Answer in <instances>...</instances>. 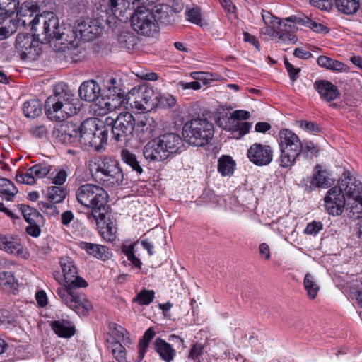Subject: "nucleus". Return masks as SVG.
Returning a JSON list of instances; mask_svg holds the SVG:
<instances>
[{
    "label": "nucleus",
    "instance_id": "f3484780",
    "mask_svg": "<svg viewBox=\"0 0 362 362\" xmlns=\"http://www.w3.org/2000/svg\"><path fill=\"white\" fill-rule=\"evenodd\" d=\"M158 139L168 153V156H169L170 153L173 154L182 151L184 147L183 139L176 133H165L160 135Z\"/></svg>",
    "mask_w": 362,
    "mask_h": 362
},
{
    "label": "nucleus",
    "instance_id": "e2e57ef3",
    "mask_svg": "<svg viewBox=\"0 0 362 362\" xmlns=\"http://www.w3.org/2000/svg\"><path fill=\"white\" fill-rule=\"evenodd\" d=\"M285 67L289 74L291 81H295L298 77V74L300 71V69L296 68L291 64L287 59L284 60Z\"/></svg>",
    "mask_w": 362,
    "mask_h": 362
},
{
    "label": "nucleus",
    "instance_id": "58836bf2",
    "mask_svg": "<svg viewBox=\"0 0 362 362\" xmlns=\"http://www.w3.org/2000/svg\"><path fill=\"white\" fill-rule=\"evenodd\" d=\"M235 161L229 156H223L218 160V170L223 176H229L233 173Z\"/></svg>",
    "mask_w": 362,
    "mask_h": 362
},
{
    "label": "nucleus",
    "instance_id": "ddd939ff",
    "mask_svg": "<svg viewBox=\"0 0 362 362\" xmlns=\"http://www.w3.org/2000/svg\"><path fill=\"white\" fill-rule=\"evenodd\" d=\"M33 36L28 33H19L16 37L15 47L22 59L35 60L39 55L37 44Z\"/></svg>",
    "mask_w": 362,
    "mask_h": 362
},
{
    "label": "nucleus",
    "instance_id": "bb28decb",
    "mask_svg": "<svg viewBox=\"0 0 362 362\" xmlns=\"http://www.w3.org/2000/svg\"><path fill=\"white\" fill-rule=\"evenodd\" d=\"M154 349L160 358L166 362H170L175 356V350L165 340L157 338L153 342Z\"/></svg>",
    "mask_w": 362,
    "mask_h": 362
},
{
    "label": "nucleus",
    "instance_id": "bf43d9fd",
    "mask_svg": "<svg viewBox=\"0 0 362 362\" xmlns=\"http://www.w3.org/2000/svg\"><path fill=\"white\" fill-rule=\"evenodd\" d=\"M156 100L160 103V105L167 107H172L176 104V99L174 96L170 94H156Z\"/></svg>",
    "mask_w": 362,
    "mask_h": 362
},
{
    "label": "nucleus",
    "instance_id": "423d86ee",
    "mask_svg": "<svg viewBox=\"0 0 362 362\" xmlns=\"http://www.w3.org/2000/svg\"><path fill=\"white\" fill-rule=\"evenodd\" d=\"M214 124L206 118L197 117L185 122L182 127L185 141L194 146H204L214 136Z\"/></svg>",
    "mask_w": 362,
    "mask_h": 362
},
{
    "label": "nucleus",
    "instance_id": "603ef678",
    "mask_svg": "<svg viewBox=\"0 0 362 362\" xmlns=\"http://www.w3.org/2000/svg\"><path fill=\"white\" fill-rule=\"evenodd\" d=\"M55 203L49 201H41L38 203L39 209L49 216H55L59 214Z\"/></svg>",
    "mask_w": 362,
    "mask_h": 362
},
{
    "label": "nucleus",
    "instance_id": "e433bc0d",
    "mask_svg": "<svg viewBox=\"0 0 362 362\" xmlns=\"http://www.w3.org/2000/svg\"><path fill=\"white\" fill-rule=\"evenodd\" d=\"M317 62L319 66L334 71H345L346 66L341 62L333 59L326 56H320Z\"/></svg>",
    "mask_w": 362,
    "mask_h": 362
},
{
    "label": "nucleus",
    "instance_id": "a19ab883",
    "mask_svg": "<svg viewBox=\"0 0 362 362\" xmlns=\"http://www.w3.org/2000/svg\"><path fill=\"white\" fill-rule=\"evenodd\" d=\"M156 332L152 327L148 328L144 333L143 337L139 343V356L141 360L148 349V345L153 338L155 337Z\"/></svg>",
    "mask_w": 362,
    "mask_h": 362
},
{
    "label": "nucleus",
    "instance_id": "864d4df0",
    "mask_svg": "<svg viewBox=\"0 0 362 362\" xmlns=\"http://www.w3.org/2000/svg\"><path fill=\"white\" fill-rule=\"evenodd\" d=\"M35 177L34 172L32 170V167L28 168L25 173L18 174L16 175V180L19 183L26 185H34L35 184Z\"/></svg>",
    "mask_w": 362,
    "mask_h": 362
},
{
    "label": "nucleus",
    "instance_id": "a878e982",
    "mask_svg": "<svg viewBox=\"0 0 362 362\" xmlns=\"http://www.w3.org/2000/svg\"><path fill=\"white\" fill-rule=\"evenodd\" d=\"M297 23L287 21L286 18L279 22V32L277 33L279 39L284 42L295 40L294 32L297 30Z\"/></svg>",
    "mask_w": 362,
    "mask_h": 362
},
{
    "label": "nucleus",
    "instance_id": "6e6d98bb",
    "mask_svg": "<svg viewBox=\"0 0 362 362\" xmlns=\"http://www.w3.org/2000/svg\"><path fill=\"white\" fill-rule=\"evenodd\" d=\"M52 169V166L47 164H37L32 167L35 178H43L47 176Z\"/></svg>",
    "mask_w": 362,
    "mask_h": 362
},
{
    "label": "nucleus",
    "instance_id": "ea45409f",
    "mask_svg": "<svg viewBox=\"0 0 362 362\" xmlns=\"http://www.w3.org/2000/svg\"><path fill=\"white\" fill-rule=\"evenodd\" d=\"M335 4L339 11L347 15L354 13L359 8L358 0H335Z\"/></svg>",
    "mask_w": 362,
    "mask_h": 362
},
{
    "label": "nucleus",
    "instance_id": "0eeeda50",
    "mask_svg": "<svg viewBox=\"0 0 362 362\" xmlns=\"http://www.w3.org/2000/svg\"><path fill=\"white\" fill-rule=\"evenodd\" d=\"M279 146L280 167L291 168L302 153V141L291 130L283 129L279 132Z\"/></svg>",
    "mask_w": 362,
    "mask_h": 362
},
{
    "label": "nucleus",
    "instance_id": "774afa93",
    "mask_svg": "<svg viewBox=\"0 0 362 362\" xmlns=\"http://www.w3.org/2000/svg\"><path fill=\"white\" fill-rule=\"evenodd\" d=\"M312 5L321 10H327L332 7V0H310Z\"/></svg>",
    "mask_w": 362,
    "mask_h": 362
},
{
    "label": "nucleus",
    "instance_id": "6ab92c4d",
    "mask_svg": "<svg viewBox=\"0 0 362 362\" xmlns=\"http://www.w3.org/2000/svg\"><path fill=\"white\" fill-rule=\"evenodd\" d=\"M98 123L100 122L96 118H88L79 127V143L89 146L91 138L97 130Z\"/></svg>",
    "mask_w": 362,
    "mask_h": 362
},
{
    "label": "nucleus",
    "instance_id": "cd10ccee",
    "mask_svg": "<svg viewBox=\"0 0 362 362\" xmlns=\"http://www.w3.org/2000/svg\"><path fill=\"white\" fill-rule=\"evenodd\" d=\"M103 86L104 89L111 94L125 93L122 88V78L115 74H107L103 79Z\"/></svg>",
    "mask_w": 362,
    "mask_h": 362
},
{
    "label": "nucleus",
    "instance_id": "7c9ffc66",
    "mask_svg": "<svg viewBox=\"0 0 362 362\" xmlns=\"http://www.w3.org/2000/svg\"><path fill=\"white\" fill-rule=\"evenodd\" d=\"M53 331L60 337L68 338L74 334V327L67 320H55L50 322Z\"/></svg>",
    "mask_w": 362,
    "mask_h": 362
},
{
    "label": "nucleus",
    "instance_id": "2eb2a0df",
    "mask_svg": "<svg viewBox=\"0 0 362 362\" xmlns=\"http://www.w3.org/2000/svg\"><path fill=\"white\" fill-rule=\"evenodd\" d=\"M247 158L257 166L269 165L273 160V150L269 145L253 144L247 150Z\"/></svg>",
    "mask_w": 362,
    "mask_h": 362
},
{
    "label": "nucleus",
    "instance_id": "37998d69",
    "mask_svg": "<svg viewBox=\"0 0 362 362\" xmlns=\"http://www.w3.org/2000/svg\"><path fill=\"white\" fill-rule=\"evenodd\" d=\"M304 286L308 296L311 299H314L319 291V286L316 284L314 277L310 274H305L304 278Z\"/></svg>",
    "mask_w": 362,
    "mask_h": 362
},
{
    "label": "nucleus",
    "instance_id": "0e129e2a",
    "mask_svg": "<svg viewBox=\"0 0 362 362\" xmlns=\"http://www.w3.org/2000/svg\"><path fill=\"white\" fill-rule=\"evenodd\" d=\"M115 233L116 228L110 224H107L105 228H102L100 231V234L103 238L108 241H112L115 239Z\"/></svg>",
    "mask_w": 362,
    "mask_h": 362
},
{
    "label": "nucleus",
    "instance_id": "473e14b6",
    "mask_svg": "<svg viewBox=\"0 0 362 362\" xmlns=\"http://www.w3.org/2000/svg\"><path fill=\"white\" fill-rule=\"evenodd\" d=\"M19 209L25 220L28 223H31L32 222L34 223H44L43 216L35 209L25 204H20Z\"/></svg>",
    "mask_w": 362,
    "mask_h": 362
},
{
    "label": "nucleus",
    "instance_id": "20e7f679",
    "mask_svg": "<svg viewBox=\"0 0 362 362\" xmlns=\"http://www.w3.org/2000/svg\"><path fill=\"white\" fill-rule=\"evenodd\" d=\"M74 94L64 83H59L55 87V94L48 97L45 104V111L51 120L62 122L76 113L72 108L71 101Z\"/></svg>",
    "mask_w": 362,
    "mask_h": 362
},
{
    "label": "nucleus",
    "instance_id": "2f4dec72",
    "mask_svg": "<svg viewBox=\"0 0 362 362\" xmlns=\"http://www.w3.org/2000/svg\"><path fill=\"white\" fill-rule=\"evenodd\" d=\"M108 131L105 127L99 125L98 123L97 130L93 136L91 138V141L89 147L93 148L95 151H98L102 149L105 144L107 142Z\"/></svg>",
    "mask_w": 362,
    "mask_h": 362
},
{
    "label": "nucleus",
    "instance_id": "c756f323",
    "mask_svg": "<svg viewBox=\"0 0 362 362\" xmlns=\"http://www.w3.org/2000/svg\"><path fill=\"white\" fill-rule=\"evenodd\" d=\"M39 6L34 2H24L20 7H17L16 16L19 21L31 20L35 14L38 15Z\"/></svg>",
    "mask_w": 362,
    "mask_h": 362
},
{
    "label": "nucleus",
    "instance_id": "dca6fc26",
    "mask_svg": "<svg viewBox=\"0 0 362 362\" xmlns=\"http://www.w3.org/2000/svg\"><path fill=\"white\" fill-rule=\"evenodd\" d=\"M158 138L148 141L144 148L143 153L146 160L153 162L163 161L168 158V153Z\"/></svg>",
    "mask_w": 362,
    "mask_h": 362
},
{
    "label": "nucleus",
    "instance_id": "f257e3e1",
    "mask_svg": "<svg viewBox=\"0 0 362 362\" xmlns=\"http://www.w3.org/2000/svg\"><path fill=\"white\" fill-rule=\"evenodd\" d=\"M339 184L330 188L325 198V206L329 214L341 215L344 209L354 219L362 216V190L349 173H344Z\"/></svg>",
    "mask_w": 362,
    "mask_h": 362
},
{
    "label": "nucleus",
    "instance_id": "5fc2aeb1",
    "mask_svg": "<svg viewBox=\"0 0 362 362\" xmlns=\"http://www.w3.org/2000/svg\"><path fill=\"white\" fill-rule=\"evenodd\" d=\"M119 42L123 48L127 49H132L136 44L135 37L130 33H122L119 37Z\"/></svg>",
    "mask_w": 362,
    "mask_h": 362
},
{
    "label": "nucleus",
    "instance_id": "6e6552de",
    "mask_svg": "<svg viewBox=\"0 0 362 362\" xmlns=\"http://www.w3.org/2000/svg\"><path fill=\"white\" fill-rule=\"evenodd\" d=\"M106 124L111 126L112 138L116 142L125 144L132 139L136 123L131 113L121 112L116 119L107 117Z\"/></svg>",
    "mask_w": 362,
    "mask_h": 362
},
{
    "label": "nucleus",
    "instance_id": "412c9836",
    "mask_svg": "<svg viewBox=\"0 0 362 362\" xmlns=\"http://www.w3.org/2000/svg\"><path fill=\"white\" fill-rule=\"evenodd\" d=\"M79 247L81 249L86 251L88 255L103 261L110 259L112 257V252L110 249L104 245L81 242Z\"/></svg>",
    "mask_w": 362,
    "mask_h": 362
},
{
    "label": "nucleus",
    "instance_id": "4468645a",
    "mask_svg": "<svg viewBox=\"0 0 362 362\" xmlns=\"http://www.w3.org/2000/svg\"><path fill=\"white\" fill-rule=\"evenodd\" d=\"M53 134L59 142L65 144L75 145L79 142V127L72 122L58 124Z\"/></svg>",
    "mask_w": 362,
    "mask_h": 362
},
{
    "label": "nucleus",
    "instance_id": "09e8293b",
    "mask_svg": "<svg viewBox=\"0 0 362 362\" xmlns=\"http://www.w3.org/2000/svg\"><path fill=\"white\" fill-rule=\"evenodd\" d=\"M125 93L120 94H112L110 97L111 103L110 107H112L113 111L120 110L122 107H125V105L129 103L127 97H124Z\"/></svg>",
    "mask_w": 362,
    "mask_h": 362
},
{
    "label": "nucleus",
    "instance_id": "39448f33",
    "mask_svg": "<svg viewBox=\"0 0 362 362\" xmlns=\"http://www.w3.org/2000/svg\"><path fill=\"white\" fill-rule=\"evenodd\" d=\"M91 169V175L98 184L108 188L124 185V175L119 163L111 158H104Z\"/></svg>",
    "mask_w": 362,
    "mask_h": 362
},
{
    "label": "nucleus",
    "instance_id": "f8f14e48",
    "mask_svg": "<svg viewBox=\"0 0 362 362\" xmlns=\"http://www.w3.org/2000/svg\"><path fill=\"white\" fill-rule=\"evenodd\" d=\"M57 23V16L52 12L36 15L31 20H23V25L31 27L33 35L37 37L42 42H45L46 33L49 26H54Z\"/></svg>",
    "mask_w": 362,
    "mask_h": 362
},
{
    "label": "nucleus",
    "instance_id": "c03bdc74",
    "mask_svg": "<svg viewBox=\"0 0 362 362\" xmlns=\"http://www.w3.org/2000/svg\"><path fill=\"white\" fill-rule=\"evenodd\" d=\"M155 293L153 290L142 289L133 299L134 302L140 305H149L154 298Z\"/></svg>",
    "mask_w": 362,
    "mask_h": 362
},
{
    "label": "nucleus",
    "instance_id": "8fccbe9b",
    "mask_svg": "<svg viewBox=\"0 0 362 362\" xmlns=\"http://www.w3.org/2000/svg\"><path fill=\"white\" fill-rule=\"evenodd\" d=\"M112 353L118 362H127L125 348L119 342L112 344Z\"/></svg>",
    "mask_w": 362,
    "mask_h": 362
},
{
    "label": "nucleus",
    "instance_id": "c9c22d12",
    "mask_svg": "<svg viewBox=\"0 0 362 362\" xmlns=\"http://www.w3.org/2000/svg\"><path fill=\"white\" fill-rule=\"evenodd\" d=\"M18 193L14 184L6 178H0V195L3 199L11 201Z\"/></svg>",
    "mask_w": 362,
    "mask_h": 362
},
{
    "label": "nucleus",
    "instance_id": "5701e85b",
    "mask_svg": "<svg viewBox=\"0 0 362 362\" xmlns=\"http://www.w3.org/2000/svg\"><path fill=\"white\" fill-rule=\"evenodd\" d=\"M136 132L141 139H149L154 136L157 124L151 117H144L135 125Z\"/></svg>",
    "mask_w": 362,
    "mask_h": 362
},
{
    "label": "nucleus",
    "instance_id": "338daca9",
    "mask_svg": "<svg viewBox=\"0 0 362 362\" xmlns=\"http://www.w3.org/2000/svg\"><path fill=\"white\" fill-rule=\"evenodd\" d=\"M177 87L181 88L182 90H199L201 88V84L198 81H192V82H186L183 81H180L177 83Z\"/></svg>",
    "mask_w": 362,
    "mask_h": 362
},
{
    "label": "nucleus",
    "instance_id": "3c124183",
    "mask_svg": "<svg viewBox=\"0 0 362 362\" xmlns=\"http://www.w3.org/2000/svg\"><path fill=\"white\" fill-rule=\"evenodd\" d=\"M302 153L305 157L312 158L317 156L319 151L317 146L315 145L310 141H304L302 142Z\"/></svg>",
    "mask_w": 362,
    "mask_h": 362
},
{
    "label": "nucleus",
    "instance_id": "49530a36",
    "mask_svg": "<svg viewBox=\"0 0 362 362\" xmlns=\"http://www.w3.org/2000/svg\"><path fill=\"white\" fill-rule=\"evenodd\" d=\"M110 97L102 98L98 103L95 105L94 111L98 115H105L113 112L112 107H110L111 103Z\"/></svg>",
    "mask_w": 362,
    "mask_h": 362
},
{
    "label": "nucleus",
    "instance_id": "1a4fd4ad",
    "mask_svg": "<svg viewBox=\"0 0 362 362\" xmlns=\"http://www.w3.org/2000/svg\"><path fill=\"white\" fill-rule=\"evenodd\" d=\"M133 29L144 35H150L156 32L158 24L153 13L144 4L136 6L133 13H129Z\"/></svg>",
    "mask_w": 362,
    "mask_h": 362
},
{
    "label": "nucleus",
    "instance_id": "a211bd4d",
    "mask_svg": "<svg viewBox=\"0 0 362 362\" xmlns=\"http://www.w3.org/2000/svg\"><path fill=\"white\" fill-rule=\"evenodd\" d=\"M287 21H291L298 25H301L309 28L313 31L318 33H327L329 28L325 25L313 20V18L305 16V14L293 15L286 18Z\"/></svg>",
    "mask_w": 362,
    "mask_h": 362
},
{
    "label": "nucleus",
    "instance_id": "c85d7f7f",
    "mask_svg": "<svg viewBox=\"0 0 362 362\" xmlns=\"http://www.w3.org/2000/svg\"><path fill=\"white\" fill-rule=\"evenodd\" d=\"M333 184V180L327 176L326 170H323L317 165L314 169L310 181V187L327 188Z\"/></svg>",
    "mask_w": 362,
    "mask_h": 362
},
{
    "label": "nucleus",
    "instance_id": "69168bd1",
    "mask_svg": "<svg viewBox=\"0 0 362 362\" xmlns=\"http://www.w3.org/2000/svg\"><path fill=\"white\" fill-rule=\"evenodd\" d=\"M300 127L310 133H316L320 132L318 125L313 122L302 120L300 122Z\"/></svg>",
    "mask_w": 362,
    "mask_h": 362
},
{
    "label": "nucleus",
    "instance_id": "de8ad7c7",
    "mask_svg": "<svg viewBox=\"0 0 362 362\" xmlns=\"http://www.w3.org/2000/svg\"><path fill=\"white\" fill-rule=\"evenodd\" d=\"M15 284V278L11 272L0 269V286L4 289L11 288Z\"/></svg>",
    "mask_w": 362,
    "mask_h": 362
},
{
    "label": "nucleus",
    "instance_id": "7ed1b4c3",
    "mask_svg": "<svg viewBox=\"0 0 362 362\" xmlns=\"http://www.w3.org/2000/svg\"><path fill=\"white\" fill-rule=\"evenodd\" d=\"M75 195L78 203L91 209V212L87 215L89 220L94 219L98 223L105 218L101 210L107 203L108 194L103 187L93 184H83L76 189Z\"/></svg>",
    "mask_w": 362,
    "mask_h": 362
},
{
    "label": "nucleus",
    "instance_id": "680f3d73",
    "mask_svg": "<svg viewBox=\"0 0 362 362\" xmlns=\"http://www.w3.org/2000/svg\"><path fill=\"white\" fill-rule=\"evenodd\" d=\"M322 229V224L320 222L313 221L308 223L304 230L308 235H317Z\"/></svg>",
    "mask_w": 362,
    "mask_h": 362
},
{
    "label": "nucleus",
    "instance_id": "9d476101",
    "mask_svg": "<svg viewBox=\"0 0 362 362\" xmlns=\"http://www.w3.org/2000/svg\"><path fill=\"white\" fill-rule=\"evenodd\" d=\"M156 94L152 87L146 84L133 88L127 93V100L130 105L141 111H149L154 105L153 100Z\"/></svg>",
    "mask_w": 362,
    "mask_h": 362
},
{
    "label": "nucleus",
    "instance_id": "4be33fe9",
    "mask_svg": "<svg viewBox=\"0 0 362 362\" xmlns=\"http://www.w3.org/2000/svg\"><path fill=\"white\" fill-rule=\"evenodd\" d=\"M314 87L320 93L321 98L327 102L332 101L340 95L337 86L327 81H315Z\"/></svg>",
    "mask_w": 362,
    "mask_h": 362
},
{
    "label": "nucleus",
    "instance_id": "052dcab7",
    "mask_svg": "<svg viewBox=\"0 0 362 362\" xmlns=\"http://www.w3.org/2000/svg\"><path fill=\"white\" fill-rule=\"evenodd\" d=\"M122 250L127 255L128 260H129L134 266L140 269L142 264L141 260L134 255L133 246H130L128 248H124Z\"/></svg>",
    "mask_w": 362,
    "mask_h": 362
},
{
    "label": "nucleus",
    "instance_id": "f03ea898",
    "mask_svg": "<svg viewBox=\"0 0 362 362\" xmlns=\"http://www.w3.org/2000/svg\"><path fill=\"white\" fill-rule=\"evenodd\" d=\"M60 266L66 285L57 288L56 293L58 298L78 315H87L93 309L92 303L86 294L76 290V288L87 287V281L78 275V269L71 258L62 257Z\"/></svg>",
    "mask_w": 362,
    "mask_h": 362
},
{
    "label": "nucleus",
    "instance_id": "393cba45",
    "mask_svg": "<svg viewBox=\"0 0 362 362\" xmlns=\"http://www.w3.org/2000/svg\"><path fill=\"white\" fill-rule=\"evenodd\" d=\"M0 249L16 255L23 252V246L18 239L2 234H0Z\"/></svg>",
    "mask_w": 362,
    "mask_h": 362
},
{
    "label": "nucleus",
    "instance_id": "b1692460",
    "mask_svg": "<svg viewBox=\"0 0 362 362\" xmlns=\"http://www.w3.org/2000/svg\"><path fill=\"white\" fill-rule=\"evenodd\" d=\"M100 30V27L95 25V22L91 20L83 21L76 28V32L79 33L80 37L86 41L95 39L99 35Z\"/></svg>",
    "mask_w": 362,
    "mask_h": 362
},
{
    "label": "nucleus",
    "instance_id": "aec40b11",
    "mask_svg": "<svg viewBox=\"0 0 362 362\" xmlns=\"http://www.w3.org/2000/svg\"><path fill=\"white\" fill-rule=\"evenodd\" d=\"M101 88L93 80L83 82L78 89L80 98L88 102H95L98 99Z\"/></svg>",
    "mask_w": 362,
    "mask_h": 362
},
{
    "label": "nucleus",
    "instance_id": "72a5a7b5",
    "mask_svg": "<svg viewBox=\"0 0 362 362\" xmlns=\"http://www.w3.org/2000/svg\"><path fill=\"white\" fill-rule=\"evenodd\" d=\"M121 158L122 161L138 175H141L144 172L140 161L138 160L136 155L131 153L129 150L122 149L121 151Z\"/></svg>",
    "mask_w": 362,
    "mask_h": 362
},
{
    "label": "nucleus",
    "instance_id": "79ce46f5",
    "mask_svg": "<svg viewBox=\"0 0 362 362\" xmlns=\"http://www.w3.org/2000/svg\"><path fill=\"white\" fill-rule=\"evenodd\" d=\"M18 0H0V15L10 17L17 11Z\"/></svg>",
    "mask_w": 362,
    "mask_h": 362
},
{
    "label": "nucleus",
    "instance_id": "4d7b16f0",
    "mask_svg": "<svg viewBox=\"0 0 362 362\" xmlns=\"http://www.w3.org/2000/svg\"><path fill=\"white\" fill-rule=\"evenodd\" d=\"M187 19L197 25H202V18L199 8H192L186 11Z\"/></svg>",
    "mask_w": 362,
    "mask_h": 362
},
{
    "label": "nucleus",
    "instance_id": "9b49d317",
    "mask_svg": "<svg viewBox=\"0 0 362 362\" xmlns=\"http://www.w3.org/2000/svg\"><path fill=\"white\" fill-rule=\"evenodd\" d=\"M53 40L60 46L59 50L64 51L73 45L75 40V33L70 28H66L60 25L59 19L57 17V23L54 26H49V30L46 33L45 42L51 43Z\"/></svg>",
    "mask_w": 362,
    "mask_h": 362
},
{
    "label": "nucleus",
    "instance_id": "4c0bfd02",
    "mask_svg": "<svg viewBox=\"0 0 362 362\" xmlns=\"http://www.w3.org/2000/svg\"><path fill=\"white\" fill-rule=\"evenodd\" d=\"M67 194V189L62 186H51L47 189V198L54 203H61Z\"/></svg>",
    "mask_w": 362,
    "mask_h": 362
},
{
    "label": "nucleus",
    "instance_id": "f704fd0d",
    "mask_svg": "<svg viewBox=\"0 0 362 362\" xmlns=\"http://www.w3.org/2000/svg\"><path fill=\"white\" fill-rule=\"evenodd\" d=\"M24 115L28 118H35L42 114V104L38 100H30L26 101L23 105Z\"/></svg>",
    "mask_w": 362,
    "mask_h": 362
},
{
    "label": "nucleus",
    "instance_id": "13d9d810",
    "mask_svg": "<svg viewBox=\"0 0 362 362\" xmlns=\"http://www.w3.org/2000/svg\"><path fill=\"white\" fill-rule=\"evenodd\" d=\"M190 76L195 81H202L203 84L206 85L208 81L214 80V74L210 72L193 71L190 74Z\"/></svg>",
    "mask_w": 362,
    "mask_h": 362
},
{
    "label": "nucleus",
    "instance_id": "a18cd8bd",
    "mask_svg": "<svg viewBox=\"0 0 362 362\" xmlns=\"http://www.w3.org/2000/svg\"><path fill=\"white\" fill-rule=\"evenodd\" d=\"M251 128V124L247 122H237L235 125H233L231 128V134L233 137L240 139L243 136L247 134Z\"/></svg>",
    "mask_w": 362,
    "mask_h": 362
}]
</instances>
